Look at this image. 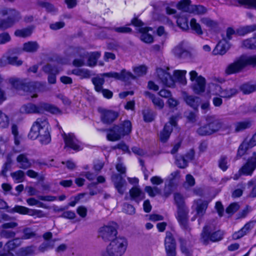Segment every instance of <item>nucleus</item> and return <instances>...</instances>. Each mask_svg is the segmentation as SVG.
I'll use <instances>...</instances> for the list:
<instances>
[{"label": "nucleus", "instance_id": "nucleus-7", "mask_svg": "<svg viewBox=\"0 0 256 256\" xmlns=\"http://www.w3.org/2000/svg\"><path fill=\"white\" fill-rule=\"evenodd\" d=\"M224 233L220 230L212 232L210 226H204L200 234V241L204 245L206 246L210 242H215L221 240L223 238Z\"/></svg>", "mask_w": 256, "mask_h": 256}, {"label": "nucleus", "instance_id": "nucleus-57", "mask_svg": "<svg viewBox=\"0 0 256 256\" xmlns=\"http://www.w3.org/2000/svg\"><path fill=\"white\" fill-rule=\"evenodd\" d=\"M176 164L180 168H184L188 166L187 160L182 156H178L176 158Z\"/></svg>", "mask_w": 256, "mask_h": 256}, {"label": "nucleus", "instance_id": "nucleus-28", "mask_svg": "<svg viewBox=\"0 0 256 256\" xmlns=\"http://www.w3.org/2000/svg\"><path fill=\"white\" fill-rule=\"evenodd\" d=\"M129 192L131 199L134 200L138 204L145 198L144 193L142 192L140 188L136 186L132 188L130 190Z\"/></svg>", "mask_w": 256, "mask_h": 256}, {"label": "nucleus", "instance_id": "nucleus-45", "mask_svg": "<svg viewBox=\"0 0 256 256\" xmlns=\"http://www.w3.org/2000/svg\"><path fill=\"white\" fill-rule=\"evenodd\" d=\"M32 32L31 28H26L20 30H16L14 32L16 36L20 38H26L30 36Z\"/></svg>", "mask_w": 256, "mask_h": 256}, {"label": "nucleus", "instance_id": "nucleus-63", "mask_svg": "<svg viewBox=\"0 0 256 256\" xmlns=\"http://www.w3.org/2000/svg\"><path fill=\"white\" fill-rule=\"evenodd\" d=\"M122 211L128 214H134L136 212L135 208L133 206L128 204H124L123 206Z\"/></svg>", "mask_w": 256, "mask_h": 256}, {"label": "nucleus", "instance_id": "nucleus-2", "mask_svg": "<svg viewBox=\"0 0 256 256\" xmlns=\"http://www.w3.org/2000/svg\"><path fill=\"white\" fill-rule=\"evenodd\" d=\"M206 124L200 126L196 130V133L202 136H210L219 131L229 128L226 126L223 121L214 115L207 116L206 118Z\"/></svg>", "mask_w": 256, "mask_h": 256}, {"label": "nucleus", "instance_id": "nucleus-4", "mask_svg": "<svg viewBox=\"0 0 256 256\" xmlns=\"http://www.w3.org/2000/svg\"><path fill=\"white\" fill-rule=\"evenodd\" d=\"M248 66H256V54L250 56H241L228 66L225 70V73L228 75L238 73Z\"/></svg>", "mask_w": 256, "mask_h": 256}, {"label": "nucleus", "instance_id": "nucleus-60", "mask_svg": "<svg viewBox=\"0 0 256 256\" xmlns=\"http://www.w3.org/2000/svg\"><path fill=\"white\" fill-rule=\"evenodd\" d=\"M9 119L8 116L0 110V126L5 128L8 126Z\"/></svg>", "mask_w": 256, "mask_h": 256}, {"label": "nucleus", "instance_id": "nucleus-53", "mask_svg": "<svg viewBox=\"0 0 256 256\" xmlns=\"http://www.w3.org/2000/svg\"><path fill=\"white\" fill-rule=\"evenodd\" d=\"M34 252V246H29L20 248L18 254L20 256H28L33 254Z\"/></svg>", "mask_w": 256, "mask_h": 256}, {"label": "nucleus", "instance_id": "nucleus-10", "mask_svg": "<svg viewBox=\"0 0 256 256\" xmlns=\"http://www.w3.org/2000/svg\"><path fill=\"white\" fill-rule=\"evenodd\" d=\"M9 82L16 89L22 88L24 90H26L30 92H38L40 91L41 84L38 82L30 83L28 86H22V82L19 79L14 78H10Z\"/></svg>", "mask_w": 256, "mask_h": 256}, {"label": "nucleus", "instance_id": "nucleus-9", "mask_svg": "<svg viewBox=\"0 0 256 256\" xmlns=\"http://www.w3.org/2000/svg\"><path fill=\"white\" fill-rule=\"evenodd\" d=\"M118 225L112 222L100 228V236L104 241L112 240L118 234Z\"/></svg>", "mask_w": 256, "mask_h": 256}, {"label": "nucleus", "instance_id": "nucleus-6", "mask_svg": "<svg viewBox=\"0 0 256 256\" xmlns=\"http://www.w3.org/2000/svg\"><path fill=\"white\" fill-rule=\"evenodd\" d=\"M128 245L126 238L116 237L112 240L106 250V256H122L125 253Z\"/></svg>", "mask_w": 256, "mask_h": 256}, {"label": "nucleus", "instance_id": "nucleus-26", "mask_svg": "<svg viewBox=\"0 0 256 256\" xmlns=\"http://www.w3.org/2000/svg\"><path fill=\"white\" fill-rule=\"evenodd\" d=\"M230 48V44L225 38L219 42L212 50L214 55H224Z\"/></svg>", "mask_w": 256, "mask_h": 256}, {"label": "nucleus", "instance_id": "nucleus-43", "mask_svg": "<svg viewBox=\"0 0 256 256\" xmlns=\"http://www.w3.org/2000/svg\"><path fill=\"white\" fill-rule=\"evenodd\" d=\"M242 46L248 49H256V34H254L252 38L244 40L242 42Z\"/></svg>", "mask_w": 256, "mask_h": 256}, {"label": "nucleus", "instance_id": "nucleus-15", "mask_svg": "<svg viewBox=\"0 0 256 256\" xmlns=\"http://www.w3.org/2000/svg\"><path fill=\"white\" fill-rule=\"evenodd\" d=\"M164 245L166 256H176V241L170 232H166Z\"/></svg>", "mask_w": 256, "mask_h": 256}, {"label": "nucleus", "instance_id": "nucleus-54", "mask_svg": "<svg viewBox=\"0 0 256 256\" xmlns=\"http://www.w3.org/2000/svg\"><path fill=\"white\" fill-rule=\"evenodd\" d=\"M191 13L196 14H204L207 12V9L202 5H193Z\"/></svg>", "mask_w": 256, "mask_h": 256}, {"label": "nucleus", "instance_id": "nucleus-21", "mask_svg": "<svg viewBox=\"0 0 256 256\" xmlns=\"http://www.w3.org/2000/svg\"><path fill=\"white\" fill-rule=\"evenodd\" d=\"M254 146L248 139L246 138L244 140L238 148L236 158L239 159L242 156L248 154L250 150Z\"/></svg>", "mask_w": 256, "mask_h": 256}, {"label": "nucleus", "instance_id": "nucleus-40", "mask_svg": "<svg viewBox=\"0 0 256 256\" xmlns=\"http://www.w3.org/2000/svg\"><path fill=\"white\" fill-rule=\"evenodd\" d=\"M100 56V53L98 52H92L90 54H88L87 65L89 66H94L96 65L97 60Z\"/></svg>", "mask_w": 256, "mask_h": 256}, {"label": "nucleus", "instance_id": "nucleus-34", "mask_svg": "<svg viewBox=\"0 0 256 256\" xmlns=\"http://www.w3.org/2000/svg\"><path fill=\"white\" fill-rule=\"evenodd\" d=\"M252 126V121L246 120L244 121L238 122L234 123V131L238 132L250 128Z\"/></svg>", "mask_w": 256, "mask_h": 256}, {"label": "nucleus", "instance_id": "nucleus-30", "mask_svg": "<svg viewBox=\"0 0 256 256\" xmlns=\"http://www.w3.org/2000/svg\"><path fill=\"white\" fill-rule=\"evenodd\" d=\"M178 240L180 243V248L182 252L185 256H192V250L190 242L182 238H180Z\"/></svg>", "mask_w": 256, "mask_h": 256}, {"label": "nucleus", "instance_id": "nucleus-1", "mask_svg": "<svg viewBox=\"0 0 256 256\" xmlns=\"http://www.w3.org/2000/svg\"><path fill=\"white\" fill-rule=\"evenodd\" d=\"M50 124L45 118L36 119L30 129L28 136L32 140L39 138L42 144H47L51 140L50 134Z\"/></svg>", "mask_w": 256, "mask_h": 256}, {"label": "nucleus", "instance_id": "nucleus-3", "mask_svg": "<svg viewBox=\"0 0 256 256\" xmlns=\"http://www.w3.org/2000/svg\"><path fill=\"white\" fill-rule=\"evenodd\" d=\"M20 111L23 114H42L44 112L53 114H62V110L57 106L46 102H40L38 104L28 103L22 106Z\"/></svg>", "mask_w": 256, "mask_h": 256}, {"label": "nucleus", "instance_id": "nucleus-64", "mask_svg": "<svg viewBox=\"0 0 256 256\" xmlns=\"http://www.w3.org/2000/svg\"><path fill=\"white\" fill-rule=\"evenodd\" d=\"M147 68L144 66H140L134 68L133 70L136 74L140 76L145 74L146 72Z\"/></svg>", "mask_w": 256, "mask_h": 256}, {"label": "nucleus", "instance_id": "nucleus-62", "mask_svg": "<svg viewBox=\"0 0 256 256\" xmlns=\"http://www.w3.org/2000/svg\"><path fill=\"white\" fill-rule=\"evenodd\" d=\"M218 166L223 171H226L228 169V158L226 156H223L220 157L218 160Z\"/></svg>", "mask_w": 256, "mask_h": 256}, {"label": "nucleus", "instance_id": "nucleus-29", "mask_svg": "<svg viewBox=\"0 0 256 256\" xmlns=\"http://www.w3.org/2000/svg\"><path fill=\"white\" fill-rule=\"evenodd\" d=\"M16 161L19 164V168L26 170L31 167L32 162L28 157L26 154H21L16 158Z\"/></svg>", "mask_w": 256, "mask_h": 256}, {"label": "nucleus", "instance_id": "nucleus-59", "mask_svg": "<svg viewBox=\"0 0 256 256\" xmlns=\"http://www.w3.org/2000/svg\"><path fill=\"white\" fill-rule=\"evenodd\" d=\"M144 120L146 122H151L154 120L153 112L150 110H145L143 111Z\"/></svg>", "mask_w": 256, "mask_h": 256}, {"label": "nucleus", "instance_id": "nucleus-51", "mask_svg": "<svg viewBox=\"0 0 256 256\" xmlns=\"http://www.w3.org/2000/svg\"><path fill=\"white\" fill-rule=\"evenodd\" d=\"M174 200L178 208L186 207L184 204V198L181 194L178 193L175 194L174 195Z\"/></svg>", "mask_w": 256, "mask_h": 256}, {"label": "nucleus", "instance_id": "nucleus-8", "mask_svg": "<svg viewBox=\"0 0 256 256\" xmlns=\"http://www.w3.org/2000/svg\"><path fill=\"white\" fill-rule=\"evenodd\" d=\"M7 18L0 24V29L6 30L13 26L22 18L21 13L15 8H8Z\"/></svg>", "mask_w": 256, "mask_h": 256}, {"label": "nucleus", "instance_id": "nucleus-52", "mask_svg": "<svg viewBox=\"0 0 256 256\" xmlns=\"http://www.w3.org/2000/svg\"><path fill=\"white\" fill-rule=\"evenodd\" d=\"M144 190L151 197H154L157 194H160L161 193V190L157 186H146L144 188Z\"/></svg>", "mask_w": 256, "mask_h": 256}, {"label": "nucleus", "instance_id": "nucleus-23", "mask_svg": "<svg viewBox=\"0 0 256 256\" xmlns=\"http://www.w3.org/2000/svg\"><path fill=\"white\" fill-rule=\"evenodd\" d=\"M174 55L179 58H185L190 56V52L187 50L184 42H180L172 50Z\"/></svg>", "mask_w": 256, "mask_h": 256}, {"label": "nucleus", "instance_id": "nucleus-48", "mask_svg": "<svg viewBox=\"0 0 256 256\" xmlns=\"http://www.w3.org/2000/svg\"><path fill=\"white\" fill-rule=\"evenodd\" d=\"M11 176L16 183L21 182L24 180V173L22 170H18L10 174Z\"/></svg>", "mask_w": 256, "mask_h": 256}, {"label": "nucleus", "instance_id": "nucleus-36", "mask_svg": "<svg viewBox=\"0 0 256 256\" xmlns=\"http://www.w3.org/2000/svg\"><path fill=\"white\" fill-rule=\"evenodd\" d=\"M240 90L244 94H248L256 91V82L254 83L247 82L242 84Z\"/></svg>", "mask_w": 256, "mask_h": 256}, {"label": "nucleus", "instance_id": "nucleus-47", "mask_svg": "<svg viewBox=\"0 0 256 256\" xmlns=\"http://www.w3.org/2000/svg\"><path fill=\"white\" fill-rule=\"evenodd\" d=\"M56 240H52L50 241H46L42 242L39 246L38 250L44 252L49 249H52L54 247V242Z\"/></svg>", "mask_w": 256, "mask_h": 256}, {"label": "nucleus", "instance_id": "nucleus-56", "mask_svg": "<svg viewBox=\"0 0 256 256\" xmlns=\"http://www.w3.org/2000/svg\"><path fill=\"white\" fill-rule=\"evenodd\" d=\"M238 3L239 6L254 8L256 9V0H238Z\"/></svg>", "mask_w": 256, "mask_h": 256}, {"label": "nucleus", "instance_id": "nucleus-33", "mask_svg": "<svg viewBox=\"0 0 256 256\" xmlns=\"http://www.w3.org/2000/svg\"><path fill=\"white\" fill-rule=\"evenodd\" d=\"M150 30H152L150 28L148 27L145 28H140L138 30V31L142 33L140 36V40L148 44H150L153 42L154 38L152 35L148 34V32Z\"/></svg>", "mask_w": 256, "mask_h": 256}, {"label": "nucleus", "instance_id": "nucleus-27", "mask_svg": "<svg viewBox=\"0 0 256 256\" xmlns=\"http://www.w3.org/2000/svg\"><path fill=\"white\" fill-rule=\"evenodd\" d=\"M194 206L196 210V215L202 217L205 214L208 208V202L202 199H198L194 200Z\"/></svg>", "mask_w": 256, "mask_h": 256}, {"label": "nucleus", "instance_id": "nucleus-39", "mask_svg": "<svg viewBox=\"0 0 256 256\" xmlns=\"http://www.w3.org/2000/svg\"><path fill=\"white\" fill-rule=\"evenodd\" d=\"M184 100L186 103L194 109H196L200 103V98L192 96H186Z\"/></svg>", "mask_w": 256, "mask_h": 256}, {"label": "nucleus", "instance_id": "nucleus-44", "mask_svg": "<svg viewBox=\"0 0 256 256\" xmlns=\"http://www.w3.org/2000/svg\"><path fill=\"white\" fill-rule=\"evenodd\" d=\"M256 30V24L246 26L238 30V34L240 36H244L248 33Z\"/></svg>", "mask_w": 256, "mask_h": 256}, {"label": "nucleus", "instance_id": "nucleus-32", "mask_svg": "<svg viewBox=\"0 0 256 256\" xmlns=\"http://www.w3.org/2000/svg\"><path fill=\"white\" fill-rule=\"evenodd\" d=\"M172 131V128L170 124H166L163 129L160 132L159 138L162 142H166L168 140Z\"/></svg>", "mask_w": 256, "mask_h": 256}, {"label": "nucleus", "instance_id": "nucleus-38", "mask_svg": "<svg viewBox=\"0 0 256 256\" xmlns=\"http://www.w3.org/2000/svg\"><path fill=\"white\" fill-rule=\"evenodd\" d=\"M102 74H101L102 77L96 76L93 78L92 80V82L94 86V90L98 92L102 91L103 88V84L105 82L104 76H102Z\"/></svg>", "mask_w": 256, "mask_h": 256}, {"label": "nucleus", "instance_id": "nucleus-12", "mask_svg": "<svg viewBox=\"0 0 256 256\" xmlns=\"http://www.w3.org/2000/svg\"><path fill=\"white\" fill-rule=\"evenodd\" d=\"M190 80L195 82L193 84L192 88L195 93L200 94L205 90L206 80L202 76H198V73L195 70H192L190 72Z\"/></svg>", "mask_w": 256, "mask_h": 256}, {"label": "nucleus", "instance_id": "nucleus-31", "mask_svg": "<svg viewBox=\"0 0 256 256\" xmlns=\"http://www.w3.org/2000/svg\"><path fill=\"white\" fill-rule=\"evenodd\" d=\"M144 95L152 100L155 108L162 110L164 107V102L160 98L156 97L154 94L148 91L144 92Z\"/></svg>", "mask_w": 256, "mask_h": 256}, {"label": "nucleus", "instance_id": "nucleus-24", "mask_svg": "<svg viewBox=\"0 0 256 256\" xmlns=\"http://www.w3.org/2000/svg\"><path fill=\"white\" fill-rule=\"evenodd\" d=\"M112 178L114 187L117 190L118 192L120 194L122 195L126 190V180L122 178V176L119 174H115L112 175Z\"/></svg>", "mask_w": 256, "mask_h": 256}, {"label": "nucleus", "instance_id": "nucleus-37", "mask_svg": "<svg viewBox=\"0 0 256 256\" xmlns=\"http://www.w3.org/2000/svg\"><path fill=\"white\" fill-rule=\"evenodd\" d=\"M192 6L191 4L190 0H181L178 2L176 6L178 10L191 13Z\"/></svg>", "mask_w": 256, "mask_h": 256}, {"label": "nucleus", "instance_id": "nucleus-58", "mask_svg": "<svg viewBox=\"0 0 256 256\" xmlns=\"http://www.w3.org/2000/svg\"><path fill=\"white\" fill-rule=\"evenodd\" d=\"M16 235L15 232L3 228L0 232V236L2 238H10L14 237Z\"/></svg>", "mask_w": 256, "mask_h": 256}, {"label": "nucleus", "instance_id": "nucleus-5", "mask_svg": "<svg viewBox=\"0 0 256 256\" xmlns=\"http://www.w3.org/2000/svg\"><path fill=\"white\" fill-rule=\"evenodd\" d=\"M131 130L132 124L128 120H124L120 124L114 125L110 128L102 130L107 132L106 138L108 140L112 142L119 140L122 136L129 134Z\"/></svg>", "mask_w": 256, "mask_h": 256}, {"label": "nucleus", "instance_id": "nucleus-17", "mask_svg": "<svg viewBox=\"0 0 256 256\" xmlns=\"http://www.w3.org/2000/svg\"><path fill=\"white\" fill-rule=\"evenodd\" d=\"M256 168V152H254L252 155L248 159L246 164L240 168V172H242L244 175L252 176Z\"/></svg>", "mask_w": 256, "mask_h": 256}, {"label": "nucleus", "instance_id": "nucleus-14", "mask_svg": "<svg viewBox=\"0 0 256 256\" xmlns=\"http://www.w3.org/2000/svg\"><path fill=\"white\" fill-rule=\"evenodd\" d=\"M8 212H18L21 214H28L31 216H36L42 218L44 216L43 212L40 210H32L24 206L16 205L14 208L8 210Z\"/></svg>", "mask_w": 256, "mask_h": 256}, {"label": "nucleus", "instance_id": "nucleus-19", "mask_svg": "<svg viewBox=\"0 0 256 256\" xmlns=\"http://www.w3.org/2000/svg\"><path fill=\"white\" fill-rule=\"evenodd\" d=\"M156 72L158 79L164 85L168 87L174 86L175 80L170 74L160 68L156 70Z\"/></svg>", "mask_w": 256, "mask_h": 256}, {"label": "nucleus", "instance_id": "nucleus-11", "mask_svg": "<svg viewBox=\"0 0 256 256\" xmlns=\"http://www.w3.org/2000/svg\"><path fill=\"white\" fill-rule=\"evenodd\" d=\"M189 210L188 207L178 208L176 218L181 228L188 232H190L191 228L188 224Z\"/></svg>", "mask_w": 256, "mask_h": 256}, {"label": "nucleus", "instance_id": "nucleus-35", "mask_svg": "<svg viewBox=\"0 0 256 256\" xmlns=\"http://www.w3.org/2000/svg\"><path fill=\"white\" fill-rule=\"evenodd\" d=\"M39 48L40 46L36 42L30 41L24 44L22 50L28 52L34 53L36 52Z\"/></svg>", "mask_w": 256, "mask_h": 256}, {"label": "nucleus", "instance_id": "nucleus-46", "mask_svg": "<svg viewBox=\"0 0 256 256\" xmlns=\"http://www.w3.org/2000/svg\"><path fill=\"white\" fill-rule=\"evenodd\" d=\"M190 26L191 29L196 34L200 36L203 34L200 25L197 22L196 20L193 18L190 21Z\"/></svg>", "mask_w": 256, "mask_h": 256}, {"label": "nucleus", "instance_id": "nucleus-49", "mask_svg": "<svg viewBox=\"0 0 256 256\" xmlns=\"http://www.w3.org/2000/svg\"><path fill=\"white\" fill-rule=\"evenodd\" d=\"M38 4L42 8H44L48 12L54 13L57 12V8L52 4L46 2H38Z\"/></svg>", "mask_w": 256, "mask_h": 256}, {"label": "nucleus", "instance_id": "nucleus-50", "mask_svg": "<svg viewBox=\"0 0 256 256\" xmlns=\"http://www.w3.org/2000/svg\"><path fill=\"white\" fill-rule=\"evenodd\" d=\"M176 22L178 26L182 30H187L188 29V20L186 16H179L177 18Z\"/></svg>", "mask_w": 256, "mask_h": 256}, {"label": "nucleus", "instance_id": "nucleus-61", "mask_svg": "<svg viewBox=\"0 0 256 256\" xmlns=\"http://www.w3.org/2000/svg\"><path fill=\"white\" fill-rule=\"evenodd\" d=\"M22 232L23 236L22 238L24 240L30 239L36 236V234L32 231L31 228H28L24 229Z\"/></svg>", "mask_w": 256, "mask_h": 256}, {"label": "nucleus", "instance_id": "nucleus-41", "mask_svg": "<svg viewBox=\"0 0 256 256\" xmlns=\"http://www.w3.org/2000/svg\"><path fill=\"white\" fill-rule=\"evenodd\" d=\"M72 73L80 77V78H88L91 76L90 72L84 68H76L72 70Z\"/></svg>", "mask_w": 256, "mask_h": 256}, {"label": "nucleus", "instance_id": "nucleus-22", "mask_svg": "<svg viewBox=\"0 0 256 256\" xmlns=\"http://www.w3.org/2000/svg\"><path fill=\"white\" fill-rule=\"evenodd\" d=\"M180 178V172L178 170L172 172L170 175L168 176L169 182L168 188V191L166 192L167 188H166L164 190V196H166L167 197L172 194V188L177 184Z\"/></svg>", "mask_w": 256, "mask_h": 256}, {"label": "nucleus", "instance_id": "nucleus-18", "mask_svg": "<svg viewBox=\"0 0 256 256\" xmlns=\"http://www.w3.org/2000/svg\"><path fill=\"white\" fill-rule=\"evenodd\" d=\"M101 121L104 124H110L118 116V113L112 110L100 108L98 110Z\"/></svg>", "mask_w": 256, "mask_h": 256}, {"label": "nucleus", "instance_id": "nucleus-42", "mask_svg": "<svg viewBox=\"0 0 256 256\" xmlns=\"http://www.w3.org/2000/svg\"><path fill=\"white\" fill-rule=\"evenodd\" d=\"M186 73V70H176L174 71V76L176 80L183 84H186V83L185 77Z\"/></svg>", "mask_w": 256, "mask_h": 256}, {"label": "nucleus", "instance_id": "nucleus-16", "mask_svg": "<svg viewBox=\"0 0 256 256\" xmlns=\"http://www.w3.org/2000/svg\"><path fill=\"white\" fill-rule=\"evenodd\" d=\"M102 76L108 78H112L116 80H121L124 82H127L130 79L134 80L136 78L132 72L126 71L125 69L122 70L120 73L111 72L103 73Z\"/></svg>", "mask_w": 256, "mask_h": 256}, {"label": "nucleus", "instance_id": "nucleus-20", "mask_svg": "<svg viewBox=\"0 0 256 256\" xmlns=\"http://www.w3.org/2000/svg\"><path fill=\"white\" fill-rule=\"evenodd\" d=\"M74 54L75 56H79L80 58H76L72 64L76 66H82L84 64V60L87 58L88 53L82 48L76 47L74 50Z\"/></svg>", "mask_w": 256, "mask_h": 256}, {"label": "nucleus", "instance_id": "nucleus-55", "mask_svg": "<svg viewBox=\"0 0 256 256\" xmlns=\"http://www.w3.org/2000/svg\"><path fill=\"white\" fill-rule=\"evenodd\" d=\"M201 22L206 26L211 28H216L218 26V22L208 18H202L200 20Z\"/></svg>", "mask_w": 256, "mask_h": 256}, {"label": "nucleus", "instance_id": "nucleus-13", "mask_svg": "<svg viewBox=\"0 0 256 256\" xmlns=\"http://www.w3.org/2000/svg\"><path fill=\"white\" fill-rule=\"evenodd\" d=\"M62 135L66 147L70 148L76 152L82 150V146L81 142L76 138L74 134H66L64 132Z\"/></svg>", "mask_w": 256, "mask_h": 256}, {"label": "nucleus", "instance_id": "nucleus-25", "mask_svg": "<svg viewBox=\"0 0 256 256\" xmlns=\"http://www.w3.org/2000/svg\"><path fill=\"white\" fill-rule=\"evenodd\" d=\"M216 90L218 92L220 97L228 99L234 96L238 92V90L236 88H224L218 86H216Z\"/></svg>", "mask_w": 256, "mask_h": 256}]
</instances>
